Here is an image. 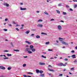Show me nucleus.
<instances>
[{"mask_svg": "<svg viewBox=\"0 0 77 77\" xmlns=\"http://www.w3.org/2000/svg\"><path fill=\"white\" fill-rule=\"evenodd\" d=\"M0 77H5V76H4L2 75L0 76Z\"/></svg>", "mask_w": 77, "mask_h": 77, "instance_id": "nucleus-62", "label": "nucleus"}, {"mask_svg": "<svg viewBox=\"0 0 77 77\" xmlns=\"http://www.w3.org/2000/svg\"><path fill=\"white\" fill-rule=\"evenodd\" d=\"M61 5V4H59L58 5V6H61V5Z\"/></svg>", "mask_w": 77, "mask_h": 77, "instance_id": "nucleus-54", "label": "nucleus"}, {"mask_svg": "<svg viewBox=\"0 0 77 77\" xmlns=\"http://www.w3.org/2000/svg\"><path fill=\"white\" fill-rule=\"evenodd\" d=\"M8 70H10V69H11V68L10 67H8Z\"/></svg>", "mask_w": 77, "mask_h": 77, "instance_id": "nucleus-31", "label": "nucleus"}, {"mask_svg": "<svg viewBox=\"0 0 77 77\" xmlns=\"http://www.w3.org/2000/svg\"><path fill=\"white\" fill-rule=\"evenodd\" d=\"M50 44V42H46L45 43V44H46L47 45L48 44Z\"/></svg>", "mask_w": 77, "mask_h": 77, "instance_id": "nucleus-27", "label": "nucleus"}, {"mask_svg": "<svg viewBox=\"0 0 77 77\" xmlns=\"http://www.w3.org/2000/svg\"><path fill=\"white\" fill-rule=\"evenodd\" d=\"M38 27H42V26H43V25L42 24H39L37 26Z\"/></svg>", "mask_w": 77, "mask_h": 77, "instance_id": "nucleus-11", "label": "nucleus"}, {"mask_svg": "<svg viewBox=\"0 0 77 77\" xmlns=\"http://www.w3.org/2000/svg\"><path fill=\"white\" fill-rule=\"evenodd\" d=\"M28 53H29V54H31V53H32V51H28Z\"/></svg>", "mask_w": 77, "mask_h": 77, "instance_id": "nucleus-19", "label": "nucleus"}, {"mask_svg": "<svg viewBox=\"0 0 77 77\" xmlns=\"http://www.w3.org/2000/svg\"><path fill=\"white\" fill-rule=\"evenodd\" d=\"M23 57H24V58H27V56H23Z\"/></svg>", "mask_w": 77, "mask_h": 77, "instance_id": "nucleus-51", "label": "nucleus"}, {"mask_svg": "<svg viewBox=\"0 0 77 77\" xmlns=\"http://www.w3.org/2000/svg\"><path fill=\"white\" fill-rule=\"evenodd\" d=\"M29 47V49L30 50H31L32 51V52H35V51H36L35 49L33 48L34 47L32 45H31Z\"/></svg>", "mask_w": 77, "mask_h": 77, "instance_id": "nucleus-1", "label": "nucleus"}, {"mask_svg": "<svg viewBox=\"0 0 77 77\" xmlns=\"http://www.w3.org/2000/svg\"><path fill=\"white\" fill-rule=\"evenodd\" d=\"M30 32V30H28L26 32V34H29Z\"/></svg>", "mask_w": 77, "mask_h": 77, "instance_id": "nucleus-16", "label": "nucleus"}, {"mask_svg": "<svg viewBox=\"0 0 77 77\" xmlns=\"http://www.w3.org/2000/svg\"><path fill=\"white\" fill-rule=\"evenodd\" d=\"M62 66H66V64H63V63Z\"/></svg>", "mask_w": 77, "mask_h": 77, "instance_id": "nucleus-44", "label": "nucleus"}, {"mask_svg": "<svg viewBox=\"0 0 77 77\" xmlns=\"http://www.w3.org/2000/svg\"><path fill=\"white\" fill-rule=\"evenodd\" d=\"M36 38H40V36L37 35L36 36Z\"/></svg>", "mask_w": 77, "mask_h": 77, "instance_id": "nucleus-21", "label": "nucleus"}, {"mask_svg": "<svg viewBox=\"0 0 77 77\" xmlns=\"http://www.w3.org/2000/svg\"><path fill=\"white\" fill-rule=\"evenodd\" d=\"M35 71H36V73H38L40 71L38 69H36Z\"/></svg>", "mask_w": 77, "mask_h": 77, "instance_id": "nucleus-12", "label": "nucleus"}, {"mask_svg": "<svg viewBox=\"0 0 77 77\" xmlns=\"http://www.w3.org/2000/svg\"><path fill=\"white\" fill-rule=\"evenodd\" d=\"M59 39H62V40H63L65 39L64 38H60V37L59 38Z\"/></svg>", "mask_w": 77, "mask_h": 77, "instance_id": "nucleus-26", "label": "nucleus"}, {"mask_svg": "<svg viewBox=\"0 0 77 77\" xmlns=\"http://www.w3.org/2000/svg\"><path fill=\"white\" fill-rule=\"evenodd\" d=\"M73 1L74 2H77V0H73Z\"/></svg>", "mask_w": 77, "mask_h": 77, "instance_id": "nucleus-45", "label": "nucleus"}, {"mask_svg": "<svg viewBox=\"0 0 77 77\" xmlns=\"http://www.w3.org/2000/svg\"><path fill=\"white\" fill-rule=\"evenodd\" d=\"M6 6H7V7H9V5L8 4H6Z\"/></svg>", "mask_w": 77, "mask_h": 77, "instance_id": "nucleus-29", "label": "nucleus"}, {"mask_svg": "<svg viewBox=\"0 0 77 77\" xmlns=\"http://www.w3.org/2000/svg\"><path fill=\"white\" fill-rule=\"evenodd\" d=\"M65 60V61H67L68 60V59L67 58H65L64 59Z\"/></svg>", "mask_w": 77, "mask_h": 77, "instance_id": "nucleus-37", "label": "nucleus"}, {"mask_svg": "<svg viewBox=\"0 0 77 77\" xmlns=\"http://www.w3.org/2000/svg\"><path fill=\"white\" fill-rule=\"evenodd\" d=\"M8 25H9V26H10V27H11V26H12V25H11V24H9Z\"/></svg>", "mask_w": 77, "mask_h": 77, "instance_id": "nucleus-52", "label": "nucleus"}, {"mask_svg": "<svg viewBox=\"0 0 77 77\" xmlns=\"http://www.w3.org/2000/svg\"><path fill=\"white\" fill-rule=\"evenodd\" d=\"M54 19H52L51 20V21H54Z\"/></svg>", "mask_w": 77, "mask_h": 77, "instance_id": "nucleus-53", "label": "nucleus"}, {"mask_svg": "<svg viewBox=\"0 0 77 77\" xmlns=\"http://www.w3.org/2000/svg\"><path fill=\"white\" fill-rule=\"evenodd\" d=\"M58 29L59 30H62V26L60 25H58L57 26Z\"/></svg>", "mask_w": 77, "mask_h": 77, "instance_id": "nucleus-3", "label": "nucleus"}, {"mask_svg": "<svg viewBox=\"0 0 77 77\" xmlns=\"http://www.w3.org/2000/svg\"><path fill=\"white\" fill-rule=\"evenodd\" d=\"M0 69H5L6 68L3 66H0Z\"/></svg>", "mask_w": 77, "mask_h": 77, "instance_id": "nucleus-4", "label": "nucleus"}, {"mask_svg": "<svg viewBox=\"0 0 77 77\" xmlns=\"http://www.w3.org/2000/svg\"><path fill=\"white\" fill-rule=\"evenodd\" d=\"M39 65H45V63H44L39 62Z\"/></svg>", "mask_w": 77, "mask_h": 77, "instance_id": "nucleus-9", "label": "nucleus"}, {"mask_svg": "<svg viewBox=\"0 0 77 77\" xmlns=\"http://www.w3.org/2000/svg\"><path fill=\"white\" fill-rule=\"evenodd\" d=\"M21 29H24V28L23 27H21L20 28Z\"/></svg>", "mask_w": 77, "mask_h": 77, "instance_id": "nucleus-60", "label": "nucleus"}, {"mask_svg": "<svg viewBox=\"0 0 77 77\" xmlns=\"http://www.w3.org/2000/svg\"><path fill=\"white\" fill-rule=\"evenodd\" d=\"M23 77H27V75H26L24 74L23 75Z\"/></svg>", "mask_w": 77, "mask_h": 77, "instance_id": "nucleus-32", "label": "nucleus"}, {"mask_svg": "<svg viewBox=\"0 0 77 77\" xmlns=\"http://www.w3.org/2000/svg\"><path fill=\"white\" fill-rule=\"evenodd\" d=\"M8 57H5V58H3L5 60V59H8Z\"/></svg>", "mask_w": 77, "mask_h": 77, "instance_id": "nucleus-43", "label": "nucleus"}, {"mask_svg": "<svg viewBox=\"0 0 77 77\" xmlns=\"http://www.w3.org/2000/svg\"><path fill=\"white\" fill-rule=\"evenodd\" d=\"M39 72L41 74H42V73H43V71L42 70H40Z\"/></svg>", "mask_w": 77, "mask_h": 77, "instance_id": "nucleus-24", "label": "nucleus"}, {"mask_svg": "<svg viewBox=\"0 0 77 77\" xmlns=\"http://www.w3.org/2000/svg\"><path fill=\"white\" fill-rule=\"evenodd\" d=\"M4 52H8V51L7 50H5L4 51Z\"/></svg>", "mask_w": 77, "mask_h": 77, "instance_id": "nucleus-46", "label": "nucleus"}, {"mask_svg": "<svg viewBox=\"0 0 77 77\" xmlns=\"http://www.w3.org/2000/svg\"><path fill=\"white\" fill-rule=\"evenodd\" d=\"M40 76H41L42 77H44V74H41L40 75Z\"/></svg>", "mask_w": 77, "mask_h": 77, "instance_id": "nucleus-13", "label": "nucleus"}, {"mask_svg": "<svg viewBox=\"0 0 77 77\" xmlns=\"http://www.w3.org/2000/svg\"><path fill=\"white\" fill-rule=\"evenodd\" d=\"M69 10L70 11H73V10H72V8H70Z\"/></svg>", "mask_w": 77, "mask_h": 77, "instance_id": "nucleus-41", "label": "nucleus"}, {"mask_svg": "<svg viewBox=\"0 0 77 77\" xmlns=\"http://www.w3.org/2000/svg\"><path fill=\"white\" fill-rule=\"evenodd\" d=\"M24 24H22L21 25V26L22 27H24Z\"/></svg>", "mask_w": 77, "mask_h": 77, "instance_id": "nucleus-58", "label": "nucleus"}, {"mask_svg": "<svg viewBox=\"0 0 77 77\" xmlns=\"http://www.w3.org/2000/svg\"><path fill=\"white\" fill-rule=\"evenodd\" d=\"M26 47H29V45H27L26 46Z\"/></svg>", "mask_w": 77, "mask_h": 77, "instance_id": "nucleus-57", "label": "nucleus"}, {"mask_svg": "<svg viewBox=\"0 0 77 77\" xmlns=\"http://www.w3.org/2000/svg\"><path fill=\"white\" fill-rule=\"evenodd\" d=\"M34 35V34H32L31 35V36H33Z\"/></svg>", "mask_w": 77, "mask_h": 77, "instance_id": "nucleus-59", "label": "nucleus"}, {"mask_svg": "<svg viewBox=\"0 0 77 77\" xmlns=\"http://www.w3.org/2000/svg\"><path fill=\"white\" fill-rule=\"evenodd\" d=\"M56 11H57V13L58 14H60V12L59 10H56Z\"/></svg>", "mask_w": 77, "mask_h": 77, "instance_id": "nucleus-18", "label": "nucleus"}, {"mask_svg": "<svg viewBox=\"0 0 77 77\" xmlns=\"http://www.w3.org/2000/svg\"><path fill=\"white\" fill-rule=\"evenodd\" d=\"M48 70H49V71H53V72H54V70L52 69H49Z\"/></svg>", "mask_w": 77, "mask_h": 77, "instance_id": "nucleus-14", "label": "nucleus"}, {"mask_svg": "<svg viewBox=\"0 0 77 77\" xmlns=\"http://www.w3.org/2000/svg\"><path fill=\"white\" fill-rule=\"evenodd\" d=\"M20 10H21V11H24V10H26V9H27L26 8H22V7H20Z\"/></svg>", "mask_w": 77, "mask_h": 77, "instance_id": "nucleus-6", "label": "nucleus"}, {"mask_svg": "<svg viewBox=\"0 0 77 77\" xmlns=\"http://www.w3.org/2000/svg\"><path fill=\"white\" fill-rule=\"evenodd\" d=\"M8 19H7V18H6L5 19V21H8Z\"/></svg>", "mask_w": 77, "mask_h": 77, "instance_id": "nucleus-47", "label": "nucleus"}, {"mask_svg": "<svg viewBox=\"0 0 77 77\" xmlns=\"http://www.w3.org/2000/svg\"><path fill=\"white\" fill-rule=\"evenodd\" d=\"M7 56H12V54H7Z\"/></svg>", "mask_w": 77, "mask_h": 77, "instance_id": "nucleus-15", "label": "nucleus"}, {"mask_svg": "<svg viewBox=\"0 0 77 77\" xmlns=\"http://www.w3.org/2000/svg\"><path fill=\"white\" fill-rule=\"evenodd\" d=\"M71 57H72V59H74V58H76V57H75V54L72 55V56H71Z\"/></svg>", "mask_w": 77, "mask_h": 77, "instance_id": "nucleus-8", "label": "nucleus"}, {"mask_svg": "<svg viewBox=\"0 0 77 77\" xmlns=\"http://www.w3.org/2000/svg\"><path fill=\"white\" fill-rule=\"evenodd\" d=\"M41 34H42V35H47V34L44 32H42Z\"/></svg>", "mask_w": 77, "mask_h": 77, "instance_id": "nucleus-17", "label": "nucleus"}, {"mask_svg": "<svg viewBox=\"0 0 77 77\" xmlns=\"http://www.w3.org/2000/svg\"><path fill=\"white\" fill-rule=\"evenodd\" d=\"M74 68H71V70L73 71V70H74Z\"/></svg>", "mask_w": 77, "mask_h": 77, "instance_id": "nucleus-39", "label": "nucleus"}, {"mask_svg": "<svg viewBox=\"0 0 77 77\" xmlns=\"http://www.w3.org/2000/svg\"><path fill=\"white\" fill-rule=\"evenodd\" d=\"M42 57H43V58H44L45 59L46 58V57L44 56V55H42Z\"/></svg>", "mask_w": 77, "mask_h": 77, "instance_id": "nucleus-23", "label": "nucleus"}, {"mask_svg": "<svg viewBox=\"0 0 77 77\" xmlns=\"http://www.w3.org/2000/svg\"><path fill=\"white\" fill-rule=\"evenodd\" d=\"M57 65H58V66H62V65H63V63H59L57 64Z\"/></svg>", "mask_w": 77, "mask_h": 77, "instance_id": "nucleus-7", "label": "nucleus"}, {"mask_svg": "<svg viewBox=\"0 0 77 77\" xmlns=\"http://www.w3.org/2000/svg\"><path fill=\"white\" fill-rule=\"evenodd\" d=\"M60 22H61L62 23H64V21H63V20H60Z\"/></svg>", "mask_w": 77, "mask_h": 77, "instance_id": "nucleus-55", "label": "nucleus"}, {"mask_svg": "<svg viewBox=\"0 0 77 77\" xmlns=\"http://www.w3.org/2000/svg\"><path fill=\"white\" fill-rule=\"evenodd\" d=\"M63 15H66V13L64 12H63Z\"/></svg>", "mask_w": 77, "mask_h": 77, "instance_id": "nucleus-22", "label": "nucleus"}, {"mask_svg": "<svg viewBox=\"0 0 77 77\" xmlns=\"http://www.w3.org/2000/svg\"><path fill=\"white\" fill-rule=\"evenodd\" d=\"M66 8H69V6L68 5H66Z\"/></svg>", "mask_w": 77, "mask_h": 77, "instance_id": "nucleus-25", "label": "nucleus"}, {"mask_svg": "<svg viewBox=\"0 0 77 77\" xmlns=\"http://www.w3.org/2000/svg\"><path fill=\"white\" fill-rule=\"evenodd\" d=\"M63 75V74H60L59 75V76H60V77H62Z\"/></svg>", "mask_w": 77, "mask_h": 77, "instance_id": "nucleus-40", "label": "nucleus"}, {"mask_svg": "<svg viewBox=\"0 0 77 77\" xmlns=\"http://www.w3.org/2000/svg\"><path fill=\"white\" fill-rule=\"evenodd\" d=\"M27 74H30L33 75V73L31 72H28L27 73Z\"/></svg>", "mask_w": 77, "mask_h": 77, "instance_id": "nucleus-36", "label": "nucleus"}, {"mask_svg": "<svg viewBox=\"0 0 77 77\" xmlns=\"http://www.w3.org/2000/svg\"><path fill=\"white\" fill-rule=\"evenodd\" d=\"M25 66H26V64L25 63L23 65V67H25Z\"/></svg>", "mask_w": 77, "mask_h": 77, "instance_id": "nucleus-28", "label": "nucleus"}, {"mask_svg": "<svg viewBox=\"0 0 77 77\" xmlns=\"http://www.w3.org/2000/svg\"><path fill=\"white\" fill-rule=\"evenodd\" d=\"M48 51H53V49H48Z\"/></svg>", "mask_w": 77, "mask_h": 77, "instance_id": "nucleus-35", "label": "nucleus"}, {"mask_svg": "<svg viewBox=\"0 0 77 77\" xmlns=\"http://www.w3.org/2000/svg\"><path fill=\"white\" fill-rule=\"evenodd\" d=\"M77 5H75L74 8H77Z\"/></svg>", "mask_w": 77, "mask_h": 77, "instance_id": "nucleus-42", "label": "nucleus"}, {"mask_svg": "<svg viewBox=\"0 0 77 77\" xmlns=\"http://www.w3.org/2000/svg\"><path fill=\"white\" fill-rule=\"evenodd\" d=\"M11 45H12V46L13 47H14V45H13V44H12V42H11Z\"/></svg>", "mask_w": 77, "mask_h": 77, "instance_id": "nucleus-34", "label": "nucleus"}, {"mask_svg": "<svg viewBox=\"0 0 77 77\" xmlns=\"http://www.w3.org/2000/svg\"><path fill=\"white\" fill-rule=\"evenodd\" d=\"M45 14H47V15H48V14L46 11L45 12Z\"/></svg>", "mask_w": 77, "mask_h": 77, "instance_id": "nucleus-33", "label": "nucleus"}, {"mask_svg": "<svg viewBox=\"0 0 77 77\" xmlns=\"http://www.w3.org/2000/svg\"><path fill=\"white\" fill-rule=\"evenodd\" d=\"M14 51H17V52L20 51V50H19L18 49H16V50L14 49Z\"/></svg>", "mask_w": 77, "mask_h": 77, "instance_id": "nucleus-20", "label": "nucleus"}, {"mask_svg": "<svg viewBox=\"0 0 77 77\" xmlns=\"http://www.w3.org/2000/svg\"><path fill=\"white\" fill-rule=\"evenodd\" d=\"M74 62L75 63L76 62L77 63V60H75L74 61Z\"/></svg>", "mask_w": 77, "mask_h": 77, "instance_id": "nucleus-49", "label": "nucleus"}, {"mask_svg": "<svg viewBox=\"0 0 77 77\" xmlns=\"http://www.w3.org/2000/svg\"><path fill=\"white\" fill-rule=\"evenodd\" d=\"M30 48H27L26 49H25V51H30Z\"/></svg>", "mask_w": 77, "mask_h": 77, "instance_id": "nucleus-10", "label": "nucleus"}, {"mask_svg": "<svg viewBox=\"0 0 77 77\" xmlns=\"http://www.w3.org/2000/svg\"><path fill=\"white\" fill-rule=\"evenodd\" d=\"M27 77H32L30 75H28V76Z\"/></svg>", "mask_w": 77, "mask_h": 77, "instance_id": "nucleus-63", "label": "nucleus"}, {"mask_svg": "<svg viewBox=\"0 0 77 77\" xmlns=\"http://www.w3.org/2000/svg\"><path fill=\"white\" fill-rule=\"evenodd\" d=\"M4 31H5V32H6V31H7L8 30V29H4Z\"/></svg>", "mask_w": 77, "mask_h": 77, "instance_id": "nucleus-48", "label": "nucleus"}, {"mask_svg": "<svg viewBox=\"0 0 77 77\" xmlns=\"http://www.w3.org/2000/svg\"><path fill=\"white\" fill-rule=\"evenodd\" d=\"M71 52L72 53H74V52H75V51H74V50H72V51H71Z\"/></svg>", "mask_w": 77, "mask_h": 77, "instance_id": "nucleus-50", "label": "nucleus"}, {"mask_svg": "<svg viewBox=\"0 0 77 77\" xmlns=\"http://www.w3.org/2000/svg\"><path fill=\"white\" fill-rule=\"evenodd\" d=\"M25 42H26V43H27V44H29V45L32 44V43H31L30 42H29V41H25Z\"/></svg>", "mask_w": 77, "mask_h": 77, "instance_id": "nucleus-5", "label": "nucleus"}, {"mask_svg": "<svg viewBox=\"0 0 77 77\" xmlns=\"http://www.w3.org/2000/svg\"><path fill=\"white\" fill-rule=\"evenodd\" d=\"M56 41L57 42V43H59V41H58V40H56Z\"/></svg>", "mask_w": 77, "mask_h": 77, "instance_id": "nucleus-61", "label": "nucleus"}, {"mask_svg": "<svg viewBox=\"0 0 77 77\" xmlns=\"http://www.w3.org/2000/svg\"><path fill=\"white\" fill-rule=\"evenodd\" d=\"M13 23L14 24H16V23L15 22H14H14H13Z\"/></svg>", "mask_w": 77, "mask_h": 77, "instance_id": "nucleus-56", "label": "nucleus"}, {"mask_svg": "<svg viewBox=\"0 0 77 77\" xmlns=\"http://www.w3.org/2000/svg\"><path fill=\"white\" fill-rule=\"evenodd\" d=\"M60 41H61V42H62V44H64L65 45H68V44L67 42H63V40H62L60 39Z\"/></svg>", "mask_w": 77, "mask_h": 77, "instance_id": "nucleus-2", "label": "nucleus"}, {"mask_svg": "<svg viewBox=\"0 0 77 77\" xmlns=\"http://www.w3.org/2000/svg\"><path fill=\"white\" fill-rule=\"evenodd\" d=\"M16 30H17V31H19V29H18V28H16Z\"/></svg>", "mask_w": 77, "mask_h": 77, "instance_id": "nucleus-38", "label": "nucleus"}, {"mask_svg": "<svg viewBox=\"0 0 77 77\" xmlns=\"http://www.w3.org/2000/svg\"><path fill=\"white\" fill-rule=\"evenodd\" d=\"M75 48L76 49V50H77V46H76L75 47Z\"/></svg>", "mask_w": 77, "mask_h": 77, "instance_id": "nucleus-64", "label": "nucleus"}, {"mask_svg": "<svg viewBox=\"0 0 77 77\" xmlns=\"http://www.w3.org/2000/svg\"><path fill=\"white\" fill-rule=\"evenodd\" d=\"M41 21H42V20L40 19L38 21V22H40Z\"/></svg>", "mask_w": 77, "mask_h": 77, "instance_id": "nucleus-30", "label": "nucleus"}]
</instances>
